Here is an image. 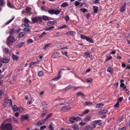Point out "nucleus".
Masks as SVG:
<instances>
[{
	"label": "nucleus",
	"instance_id": "473e14b6",
	"mask_svg": "<svg viewBox=\"0 0 130 130\" xmlns=\"http://www.w3.org/2000/svg\"><path fill=\"white\" fill-rule=\"evenodd\" d=\"M43 72L42 71H40L38 73V75L39 77H40L42 76L43 75Z\"/></svg>",
	"mask_w": 130,
	"mask_h": 130
},
{
	"label": "nucleus",
	"instance_id": "7c9ffc66",
	"mask_svg": "<svg viewBox=\"0 0 130 130\" xmlns=\"http://www.w3.org/2000/svg\"><path fill=\"white\" fill-rule=\"evenodd\" d=\"M61 77V75H59L57 77L54 78L53 80L54 81H57L60 79Z\"/></svg>",
	"mask_w": 130,
	"mask_h": 130
},
{
	"label": "nucleus",
	"instance_id": "9d476101",
	"mask_svg": "<svg viewBox=\"0 0 130 130\" xmlns=\"http://www.w3.org/2000/svg\"><path fill=\"white\" fill-rule=\"evenodd\" d=\"M71 107L70 106L67 105L64 106H63L62 107L61 110H68L70 109Z\"/></svg>",
	"mask_w": 130,
	"mask_h": 130
},
{
	"label": "nucleus",
	"instance_id": "2eb2a0df",
	"mask_svg": "<svg viewBox=\"0 0 130 130\" xmlns=\"http://www.w3.org/2000/svg\"><path fill=\"white\" fill-rule=\"evenodd\" d=\"M24 44V43L23 42H22L20 43H19L17 45V46L18 48H20L22 47Z\"/></svg>",
	"mask_w": 130,
	"mask_h": 130
},
{
	"label": "nucleus",
	"instance_id": "39448f33",
	"mask_svg": "<svg viewBox=\"0 0 130 130\" xmlns=\"http://www.w3.org/2000/svg\"><path fill=\"white\" fill-rule=\"evenodd\" d=\"M10 103V105L12 107V109L14 111H17L18 110V108L16 105H14L13 106H12V103L11 102V99L8 100Z\"/></svg>",
	"mask_w": 130,
	"mask_h": 130
},
{
	"label": "nucleus",
	"instance_id": "f704fd0d",
	"mask_svg": "<svg viewBox=\"0 0 130 130\" xmlns=\"http://www.w3.org/2000/svg\"><path fill=\"white\" fill-rule=\"evenodd\" d=\"M100 121L101 120H95L93 122V123L94 124H96L99 123Z\"/></svg>",
	"mask_w": 130,
	"mask_h": 130
},
{
	"label": "nucleus",
	"instance_id": "5701e85b",
	"mask_svg": "<svg viewBox=\"0 0 130 130\" xmlns=\"http://www.w3.org/2000/svg\"><path fill=\"white\" fill-rule=\"evenodd\" d=\"M72 85L71 84L69 85L65 88L64 90L66 91H67L69 90L70 88H72Z\"/></svg>",
	"mask_w": 130,
	"mask_h": 130
},
{
	"label": "nucleus",
	"instance_id": "f3484780",
	"mask_svg": "<svg viewBox=\"0 0 130 130\" xmlns=\"http://www.w3.org/2000/svg\"><path fill=\"white\" fill-rule=\"evenodd\" d=\"M26 34V33L25 32H22L20 33L19 35V38H21L24 36Z\"/></svg>",
	"mask_w": 130,
	"mask_h": 130
},
{
	"label": "nucleus",
	"instance_id": "b1692460",
	"mask_svg": "<svg viewBox=\"0 0 130 130\" xmlns=\"http://www.w3.org/2000/svg\"><path fill=\"white\" fill-rule=\"evenodd\" d=\"M9 61V60L7 59H4L1 60V62L3 63H6L8 62Z\"/></svg>",
	"mask_w": 130,
	"mask_h": 130
},
{
	"label": "nucleus",
	"instance_id": "7ed1b4c3",
	"mask_svg": "<svg viewBox=\"0 0 130 130\" xmlns=\"http://www.w3.org/2000/svg\"><path fill=\"white\" fill-rule=\"evenodd\" d=\"M61 11L59 10H55L54 9L49 10V13L53 14H55L57 15L59 14Z\"/></svg>",
	"mask_w": 130,
	"mask_h": 130
},
{
	"label": "nucleus",
	"instance_id": "3c124183",
	"mask_svg": "<svg viewBox=\"0 0 130 130\" xmlns=\"http://www.w3.org/2000/svg\"><path fill=\"white\" fill-rule=\"evenodd\" d=\"M81 10L84 12H87L88 11L85 8H82L81 9Z\"/></svg>",
	"mask_w": 130,
	"mask_h": 130
},
{
	"label": "nucleus",
	"instance_id": "680f3d73",
	"mask_svg": "<svg viewBox=\"0 0 130 130\" xmlns=\"http://www.w3.org/2000/svg\"><path fill=\"white\" fill-rule=\"evenodd\" d=\"M123 100L122 97H120L118 99V101L121 102Z\"/></svg>",
	"mask_w": 130,
	"mask_h": 130
},
{
	"label": "nucleus",
	"instance_id": "423d86ee",
	"mask_svg": "<svg viewBox=\"0 0 130 130\" xmlns=\"http://www.w3.org/2000/svg\"><path fill=\"white\" fill-rule=\"evenodd\" d=\"M124 82V80L123 79H121L120 80V87L122 88V90H123L126 88V86L125 85L124 83H123Z\"/></svg>",
	"mask_w": 130,
	"mask_h": 130
},
{
	"label": "nucleus",
	"instance_id": "c85d7f7f",
	"mask_svg": "<svg viewBox=\"0 0 130 130\" xmlns=\"http://www.w3.org/2000/svg\"><path fill=\"white\" fill-rule=\"evenodd\" d=\"M104 105L103 104L100 103L97 104L96 106V107L97 108H101Z\"/></svg>",
	"mask_w": 130,
	"mask_h": 130
},
{
	"label": "nucleus",
	"instance_id": "bb28decb",
	"mask_svg": "<svg viewBox=\"0 0 130 130\" xmlns=\"http://www.w3.org/2000/svg\"><path fill=\"white\" fill-rule=\"evenodd\" d=\"M12 57L14 60H17L18 57L17 55L13 54L12 56Z\"/></svg>",
	"mask_w": 130,
	"mask_h": 130
},
{
	"label": "nucleus",
	"instance_id": "5fc2aeb1",
	"mask_svg": "<svg viewBox=\"0 0 130 130\" xmlns=\"http://www.w3.org/2000/svg\"><path fill=\"white\" fill-rule=\"evenodd\" d=\"M33 42V40L31 39H29L27 41V43H32Z\"/></svg>",
	"mask_w": 130,
	"mask_h": 130
},
{
	"label": "nucleus",
	"instance_id": "4be33fe9",
	"mask_svg": "<svg viewBox=\"0 0 130 130\" xmlns=\"http://www.w3.org/2000/svg\"><path fill=\"white\" fill-rule=\"evenodd\" d=\"M61 53L63 55H64L68 57L67 52V51H61Z\"/></svg>",
	"mask_w": 130,
	"mask_h": 130
},
{
	"label": "nucleus",
	"instance_id": "412c9836",
	"mask_svg": "<svg viewBox=\"0 0 130 130\" xmlns=\"http://www.w3.org/2000/svg\"><path fill=\"white\" fill-rule=\"evenodd\" d=\"M68 2H64L62 4L61 6V7L64 8L66 6H68Z\"/></svg>",
	"mask_w": 130,
	"mask_h": 130
},
{
	"label": "nucleus",
	"instance_id": "13d9d810",
	"mask_svg": "<svg viewBox=\"0 0 130 130\" xmlns=\"http://www.w3.org/2000/svg\"><path fill=\"white\" fill-rule=\"evenodd\" d=\"M100 0H93V2L95 3H99Z\"/></svg>",
	"mask_w": 130,
	"mask_h": 130
},
{
	"label": "nucleus",
	"instance_id": "c756f323",
	"mask_svg": "<svg viewBox=\"0 0 130 130\" xmlns=\"http://www.w3.org/2000/svg\"><path fill=\"white\" fill-rule=\"evenodd\" d=\"M7 6L9 8H13L12 5L11 4L9 1L7 2Z\"/></svg>",
	"mask_w": 130,
	"mask_h": 130
},
{
	"label": "nucleus",
	"instance_id": "c03bdc74",
	"mask_svg": "<svg viewBox=\"0 0 130 130\" xmlns=\"http://www.w3.org/2000/svg\"><path fill=\"white\" fill-rule=\"evenodd\" d=\"M14 19V18H12L10 20H9L6 23V24H9L10 22H11Z\"/></svg>",
	"mask_w": 130,
	"mask_h": 130
},
{
	"label": "nucleus",
	"instance_id": "20e7f679",
	"mask_svg": "<svg viewBox=\"0 0 130 130\" xmlns=\"http://www.w3.org/2000/svg\"><path fill=\"white\" fill-rule=\"evenodd\" d=\"M32 20L34 22H37L38 21L41 22L42 21V18L41 17H37L32 18Z\"/></svg>",
	"mask_w": 130,
	"mask_h": 130
},
{
	"label": "nucleus",
	"instance_id": "dca6fc26",
	"mask_svg": "<svg viewBox=\"0 0 130 130\" xmlns=\"http://www.w3.org/2000/svg\"><path fill=\"white\" fill-rule=\"evenodd\" d=\"M77 95L78 96H81L82 97H85V95L83 93L81 92V91H79L77 92Z\"/></svg>",
	"mask_w": 130,
	"mask_h": 130
},
{
	"label": "nucleus",
	"instance_id": "e2e57ef3",
	"mask_svg": "<svg viewBox=\"0 0 130 130\" xmlns=\"http://www.w3.org/2000/svg\"><path fill=\"white\" fill-rule=\"evenodd\" d=\"M65 19V20L67 22L69 20V17L68 16H66L64 18Z\"/></svg>",
	"mask_w": 130,
	"mask_h": 130
},
{
	"label": "nucleus",
	"instance_id": "0eeeda50",
	"mask_svg": "<svg viewBox=\"0 0 130 130\" xmlns=\"http://www.w3.org/2000/svg\"><path fill=\"white\" fill-rule=\"evenodd\" d=\"M126 6V3L124 2L123 4L120 9V11L121 12H123L125 10V7Z\"/></svg>",
	"mask_w": 130,
	"mask_h": 130
},
{
	"label": "nucleus",
	"instance_id": "e433bc0d",
	"mask_svg": "<svg viewBox=\"0 0 130 130\" xmlns=\"http://www.w3.org/2000/svg\"><path fill=\"white\" fill-rule=\"evenodd\" d=\"M18 110L19 111L21 112H22L23 111V108L21 107H20L19 108H18Z\"/></svg>",
	"mask_w": 130,
	"mask_h": 130
},
{
	"label": "nucleus",
	"instance_id": "1a4fd4ad",
	"mask_svg": "<svg viewBox=\"0 0 130 130\" xmlns=\"http://www.w3.org/2000/svg\"><path fill=\"white\" fill-rule=\"evenodd\" d=\"M28 118V115L26 114L23 115L21 117V120L23 121L27 119Z\"/></svg>",
	"mask_w": 130,
	"mask_h": 130
},
{
	"label": "nucleus",
	"instance_id": "2f4dec72",
	"mask_svg": "<svg viewBox=\"0 0 130 130\" xmlns=\"http://www.w3.org/2000/svg\"><path fill=\"white\" fill-rule=\"evenodd\" d=\"M80 37L83 40H86V37H87L84 35H80Z\"/></svg>",
	"mask_w": 130,
	"mask_h": 130
},
{
	"label": "nucleus",
	"instance_id": "a211bd4d",
	"mask_svg": "<svg viewBox=\"0 0 130 130\" xmlns=\"http://www.w3.org/2000/svg\"><path fill=\"white\" fill-rule=\"evenodd\" d=\"M87 41L91 43H93V40L91 38L89 37H87L86 38V40Z\"/></svg>",
	"mask_w": 130,
	"mask_h": 130
},
{
	"label": "nucleus",
	"instance_id": "58836bf2",
	"mask_svg": "<svg viewBox=\"0 0 130 130\" xmlns=\"http://www.w3.org/2000/svg\"><path fill=\"white\" fill-rule=\"evenodd\" d=\"M92 81V79L91 78H88L86 79V81L88 82L91 83Z\"/></svg>",
	"mask_w": 130,
	"mask_h": 130
},
{
	"label": "nucleus",
	"instance_id": "a18cd8bd",
	"mask_svg": "<svg viewBox=\"0 0 130 130\" xmlns=\"http://www.w3.org/2000/svg\"><path fill=\"white\" fill-rule=\"evenodd\" d=\"M112 57L111 56H109L107 58V59L105 60V62H106L109 60H110L111 59Z\"/></svg>",
	"mask_w": 130,
	"mask_h": 130
},
{
	"label": "nucleus",
	"instance_id": "8fccbe9b",
	"mask_svg": "<svg viewBox=\"0 0 130 130\" xmlns=\"http://www.w3.org/2000/svg\"><path fill=\"white\" fill-rule=\"evenodd\" d=\"M23 31H30L29 30V29L28 28H25L24 29H22Z\"/></svg>",
	"mask_w": 130,
	"mask_h": 130
},
{
	"label": "nucleus",
	"instance_id": "79ce46f5",
	"mask_svg": "<svg viewBox=\"0 0 130 130\" xmlns=\"http://www.w3.org/2000/svg\"><path fill=\"white\" fill-rule=\"evenodd\" d=\"M53 125V124L52 123H51L49 125V129L51 130H54V129H53V128L52 127Z\"/></svg>",
	"mask_w": 130,
	"mask_h": 130
},
{
	"label": "nucleus",
	"instance_id": "9b49d317",
	"mask_svg": "<svg viewBox=\"0 0 130 130\" xmlns=\"http://www.w3.org/2000/svg\"><path fill=\"white\" fill-rule=\"evenodd\" d=\"M93 9L94 10V13H97L99 10L98 7L96 6H94L93 7Z\"/></svg>",
	"mask_w": 130,
	"mask_h": 130
},
{
	"label": "nucleus",
	"instance_id": "603ef678",
	"mask_svg": "<svg viewBox=\"0 0 130 130\" xmlns=\"http://www.w3.org/2000/svg\"><path fill=\"white\" fill-rule=\"evenodd\" d=\"M13 121L15 123H17L18 121V119L17 118H15L14 117H13Z\"/></svg>",
	"mask_w": 130,
	"mask_h": 130
},
{
	"label": "nucleus",
	"instance_id": "de8ad7c7",
	"mask_svg": "<svg viewBox=\"0 0 130 130\" xmlns=\"http://www.w3.org/2000/svg\"><path fill=\"white\" fill-rule=\"evenodd\" d=\"M34 101V100L31 99L30 101H29L27 104L29 105H30Z\"/></svg>",
	"mask_w": 130,
	"mask_h": 130
},
{
	"label": "nucleus",
	"instance_id": "cd10ccee",
	"mask_svg": "<svg viewBox=\"0 0 130 130\" xmlns=\"http://www.w3.org/2000/svg\"><path fill=\"white\" fill-rule=\"evenodd\" d=\"M44 21L47 20H48L49 18L48 16L46 15H43L42 16V19Z\"/></svg>",
	"mask_w": 130,
	"mask_h": 130
},
{
	"label": "nucleus",
	"instance_id": "6ab92c4d",
	"mask_svg": "<svg viewBox=\"0 0 130 130\" xmlns=\"http://www.w3.org/2000/svg\"><path fill=\"white\" fill-rule=\"evenodd\" d=\"M84 105L86 106H90L92 104V103L91 102H89L88 101H86L84 103Z\"/></svg>",
	"mask_w": 130,
	"mask_h": 130
},
{
	"label": "nucleus",
	"instance_id": "a19ab883",
	"mask_svg": "<svg viewBox=\"0 0 130 130\" xmlns=\"http://www.w3.org/2000/svg\"><path fill=\"white\" fill-rule=\"evenodd\" d=\"M119 101H118L117 103L115 105L114 107H117L119 105Z\"/></svg>",
	"mask_w": 130,
	"mask_h": 130
},
{
	"label": "nucleus",
	"instance_id": "ddd939ff",
	"mask_svg": "<svg viewBox=\"0 0 130 130\" xmlns=\"http://www.w3.org/2000/svg\"><path fill=\"white\" fill-rule=\"evenodd\" d=\"M113 69L112 67H109L107 69V71L110 73L111 74H112L113 73Z\"/></svg>",
	"mask_w": 130,
	"mask_h": 130
},
{
	"label": "nucleus",
	"instance_id": "0e129e2a",
	"mask_svg": "<svg viewBox=\"0 0 130 130\" xmlns=\"http://www.w3.org/2000/svg\"><path fill=\"white\" fill-rule=\"evenodd\" d=\"M4 4V2L3 0H0V5L2 6Z\"/></svg>",
	"mask_w": 130,
	"mask_h": 130
},
{
	"label": "nucleus",
	"instance_id": "f03ea898",
	"mask_svg": "<svg viewBox=\"0 0 130 130\" xmlns=\"http://www.w3.org/2000/svg\"><path fill=\"white\" fill-rule=\"evenodd\" d=\"M14 42V39L13 37L12 36L8 37L7 39V44L9 46L11 45Z\"/></svg>",
	"mask_w": 130,
	"mask_h": 130
},
{
	"label": "nucleus",
	"instance_id": "4468645a",
	"mask_svg": "<svg viewBox=\"0 0 130 130\" xmlns=\"http://www.w3.org/2000/svg\"><path fill=\"white\" fill-rule=\"evenodd\" d=\"M108 110L107 109L103 110L100 111L99 113L100 114H106L108 112Z\"/></svg>",
	"mask_w": 130,
	"mask_h": 130
},
{
	"label": "nucleus",
	"instance_id": "69168bd1",
	"mask_svg": "<svg viewBox=\"0 0 130 130\" xmlns=\"http://www.w3.org/2000/svg\"><path fill=\"white\" fill-rule=\"evenodd\" d=\"M43 94L44 92L43 91H42L39 93V95L40 96H42L43 95Z\"/></svg>",
	"mask_w": 130,
	"mask_h": 130
},
{
	"label": "nucleus",
	"instance_id": "ea45409f",
	"mask_svg": "<svg viewBox=\"0 0 130 130\" xmlns=\"http://www.w3.org/2000/svg\"><path fill=\"white\" fill-rule=\"evenodd\" d=\"M65 70L62 69H60V71L58 72V74L59 75H61L62 74V70Z\"/></svg>",
	"mask_w": 130,
	"mask_h": 130
},
{
	"label": "nucleus",
	"instance_id": "6e6552de",
	"mask_svg": "<svg viewBox=\"0 0 130 130\" xmlns=\"http://www.w3.org/2000/svg\"><path fill=\"white\" fill-rule=\"evenodd\" d=\"M46 121V119H43L40 121H39L37 123V125L38 126H40L44 123Z\"/></svg>",
	"mask_w": 130,
	"mask_h": 130
},
{
	"label": "nucleus",
	"instance_id": "72a5a7b5",
	"mask_svg": "<svg viewBox=\"0 0 130 130\" xmlns=\"http://www.w3.org/2000/svg\"><path fill=\"white\" fill-rule=\"evenodd\" d=\"M79 87H76L75 86H72L71 89L73 90H76L77 89L79 88Z\"/></svg>",
	"mask_w": 130,
	"mask_h": 130
},
{
	"label": "nucleus",
	"instance_id": "bf43d9fd",
	"mask_svg": "<svg viewBox=\"0 0 130 130\" xmlns=\"http://www.w3.org/2000/svg\"><path fill=\"white\" fill-rule=\"evenodd\" d=\"M87 128H88V129L91 130L93 129V127L92 128L91 126H86Z\"/></svg>",
	"mask_w": 130,
	"mask_h": 130
},
{
	"label": "nucleus",
	"instance_id": "a878e982",
	"mask_svg": "<svg viewBox=\"0 0 130 130\" xmlns=\"http://www.w3.org/2000/svg\"><path fill=\"white\" fill-rule=\"evenodd\" d=\"M40 61L39 60H38L37 61L35 62H32L30 64L29 67H30V66L32 65H33L35 64H38L39 62H40Z\"/></svg>",
	"mask_w": 130,
	"mask_h": 130
},
{
	"label": "nucleus",
	"instance_id": "49530a36",
	"mask_svg": "<svg viewBox=\"0 0 130 130\" xmlns=\"http://www.w3.org/2000/svg\"><path fill=\"white\" fill-rule=\"evenodd\" d=\"M58 55V53L56 52H55L54 53L53 56L56 57Z\"/></svg>",
	"mask_w": 130,
	"mask_h": 130
},
{
	"label": "nucleus",
	"instance_id": "f257e3e1",
	"mask_svg": "<svg viewBox=\"0 0 130 130\" xmlns=\"http://www.w3.org/2000/svg\"><path fill=\"white\" fill-rule=\"evenodd\" d=\"M1 128L2 129L4 130L6 129L7 130H12V126L11 124L7 123L6 125H2L1 126Z\"/></svg>",
	"mask_w": 130,
	"mask_h": 130
},
{
	"label": "nucleus",
	"instance_id": "f8f14e48",
	"mask_svg": "<svg viewBox=\"0 0 130 130\" xmlns=\"http://www.w3.org/2000/svg\"><path fill=\"white\" fill-rule=\"evenodd\" d=\"M75 34V32L73 31H69L66 34V35L73 36Z\"/></svg>",
	"mask_w": 130,
	"mask_h": 130
},
{
	"label": "nucleus",
	"instance_id": "4c0bfd02",
	"mask_svg": "<svg viewBox=\"0 0 130 130\" xmlns=\"http://www.w3.org/2000/svg\"><path fill=\"white\" fill-rule=\"evenodd\" d=\"M3 49L4 52L6 54H7L8 53V48H4Z\"/></svg>",
	"mask_w": 130,
	"mask_h": 130
},
{
	"label": "nucleus",
	"instance_id": "09e8293b",
	"mask_svg": "<svg viewBox=\"0 0 130 130\" xmlns=\"http://www.w3.org/2000/svg\"><path fill=\"white\" fill-rule=\"evenodd\" d=\"M56 24V21H49V24Z\"/></svg>",
	"mask_w": 130,
	"mask_h": 130
},
{
	"label": "nucleus",
	"instance_id": "c9c22d12",
	"mask_svg": "<svg viewBox=\"0 0 130 130\" xmlns=\"http://www.w3.org/2000/svg\"><path fill=\"white\" fill-rule=\"evenodd\" d=\"M85 55L88 57H90V55L89 53L88 52H85Z\"/></svg>",
	"mask_w": 130,
	"mask_h": 130
},
{
	"label": "nucleus",
	"instance_id": "052dcab7",
	"mask_svg": "<svg viewBox=\"0 0 130 130\" xmlns=\"http://www.w3.org/2000/svg\"><path fill=\"white\" fill-rule=\"evenodd\" d=\"M46 126L45 125H43V126L41 127L40 128V129L41 130H43V129L45 128Z\"/></svg>",
	"mask_w": 130,
	"mask_h": 130
},
{
	"label": "nucleus",
	"instance_id": "aec40b11",
	"mask_svg": "<svg viewBox=\"0 0 130 130\" xmlns=\"http://www.w3.org/2000/svg\"><path fill=\"white\" fill-rule=\"evenodd\" d=\"M69 119L72 120H74L77 121H78V119L77 117H76L75 116H73L69 118Z\"/></svg>",
	"mask_w": 130,
	"mask_h": 130
},
{
	"label": "nucleus",
	"instance_id": "864d4df0",
	"mask_svg": "<svg viewBox=\"0 0 130 130\" xmlns=\"http://www.w3.org/2000/svg\"><path fill=\"white\" fill-rule=\"evenodd\" d=\"M49 46V43H47L44 46L43 48L45 50L46 49V48Z\"/></svg>",
	"mask_w": 130,
	"mask_h": 130
},
{
	"label": "nucleus",
	"instance_id": "4d7b16f0",
	"mask_svg": "<svg viewBox=\"0 0 130 130\" xmlns=\"http://www.w3.org/2000/svg\"><path fill=\"white\" fill-rule=\"evenodd\" d=\"M78 127V126L77 125H75L73 126V128L74 129L76 130Z\"/></svg>",
	"mask_w": 130,
	"mask_h": 130
},
{
	"label": "nucleus",
	"instance_id": "37998d69",
	"mask_svg": "<svg viewBox=\"0 0 130 130\" xmlns=\"http://www.w3.org/2000/svg\"><path fill=\"white\" fill-rule=\"evenodd\" d=\"M80 4L77 1H75V3L74 5L75 6H77Z\"/></svg>",
	"mask_w": 130,
	"mask_h": 130
},
{
	"label": "nucleus",
	"instance_id": "393cba45",
	"mask_svg": "<svg viewBox=\"0 0 130 130\" xmlns=\"http://www.w3.org/2000/svg\"><path fill=\"white\" fill-rule=\"evenodd\" d=\"M91 119V117L89 116H88L84 119V121L85 122H87L89 121Z\"/></svg>",
	"mask_w": 130,
	"mask_h": 130
},
{
	"label": "nucleus",
	"instance_id": "338daca9",
	"mask_svg": "<svg viewBox=\"0 0 130 130\" xmlns=\"http://www.w3.org/2000/svg\"><path fill=\"white\" fill-rule=\"evenodd\" d=\"M24 22L25 23H27L29 22V21L28 19L25 18L24 20Z\"/></svg>",
	"mask_w": 130,
	"mask_h": 130
},
{
	"label": "nucleus",
	"instance_id": "774afa93",
	"mask_svg": "<svg viewBox=\"0 0 130 130\" xmlns=\"http://www.w3.org/2000/svg\"><path fill=\"white\" fill-rule=\"evenodd\" d=\"M14 115L15 117H17L19 115V113L17 112L15 113Z\"/></svg>",
	"mask_w": 130,
	"mask_h": 130
},
{
	"label": "nucleus",
	"instance_id": "6e6d98bb",
	"mask_svg": "<svg viewBox=\"0 0 130 130\" xmlns=\"http://www.w3.org/2000/svg\"><path fill=\"white\" fill-rule=\"evenodd\" d=\"M123 120V117L122 116H121L119 118L118 120L119 122H121Z\"/></svg>",
	"mask_w": 130,
	"mask_h": 130
}]
</instances>
